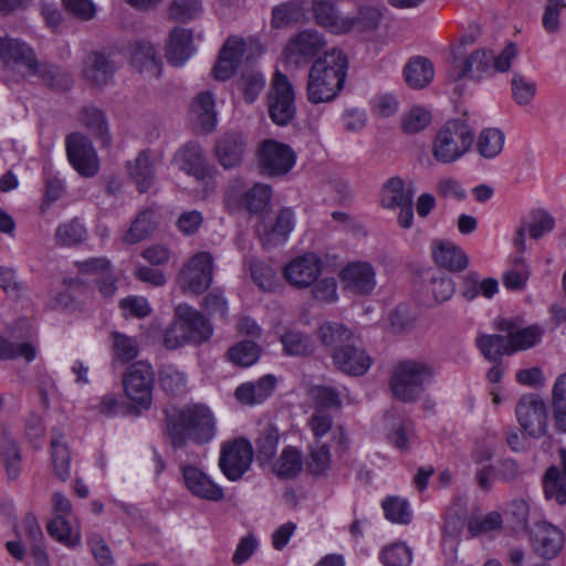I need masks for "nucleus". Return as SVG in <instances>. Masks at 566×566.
<instances>
[{"label": "nucleus", "instance_id": "21", "mask_svg": "<svg viewBox=\"0 0 566 566\" xmlns=\"http://www.w3.org/2000/svg\"><path fill=\"white\" fill-rule=\"evenodd\" d=\"M307 426L315 443H325L323 439L329 440L336 452H344L349 446V438L346 430L335 424L331 415L325 410L315 409L308 419Z\"/></svg>", "mask_w": 566, "mask_h": 566}, {"label": "nucleus", "instance_id": "7", "mask_svg": "<svg viewBox=\"0 0 566 566\" xmlns=\"http://www.w3.org/2000/svg\"><path fill=\"white\" fill-rule=\"evenodd\" d=\"M468 38H463L458 45L452 49V61L449 69V75L453 80L470 78L480 81L492 75L493 53L488 49H478L467 54L464 45L471 43Z\"/></svg>", "mask_w": 566, "mask_h": 566}, {"label": "nucleus", "instance_id": "36", "mask_svg": "<svg viewBox=\"0 0 566 566\" xmlns=\"http://www.w3.org/2000/svg\"><path fill=\"white\" fill-rule=\"evenodd\" d=\"M416 189L411 181L392 177L381 188L380 202L385 208L394 209L412 203Z\"/></svg>", "mask_w": 566, "mask_h": 566}, {"label": "nucleus", "instance_id": "31", "mask_svg": "<svg viewBox=\"0 0 566 566\" xmlns=\"http://www.w3.org/2000/svg\"><path fill=\"white\" fill-rule=\"evenodd\" d=\"M195 53L192 32L186 28L170 31L166 43V59L172 66H182Z\"/></svg>", "mask_w": 566, "mask_h": 566}, {"label": "nucleus", "instance_id": "12", "mask_svg": "<svg viewBox=\"0 0 566 566\" xmlns=\"http://www.w3.org/2000/svg\"><path fill=\"white\" fill-rule=\"evenodd\" d=\"M124 389L135 408L148 409L153 400L154 371L145 361L133 364L125 377Z\"/></svg>", "mask_w": 566, "mask_h": 566}, {"label": "nucleus", "instance_id": "2", "mask_svg": "<svg viewBox=\"0 0 566 566\" xmlns=\"http://www.w3.org/2000/svg\"><path fill=\"white\" fill-rule=\"evenodd\" d=\"M347 69V56L339 49L334 48L315 59L306 85L308 101L313 104L333 101L344 86Z\"/></svg>", "mask_w": 566, "mask_h": 566}, {"label": "nucleus", "instance_id": "24", "mask_svg": "<svg viewBox=\"0 0 566 566\" xmlns=\"http://www.w3.org/2000/svg\"><path fill=\"white\" fill-rule=\"evenodd\" d=\"M332 358L337 369L352 376H361L371 366L370 356L365 349L355 346L352 340L334 348Z\"/></svg>", "mask_w": 566, "mask_h": 566}, {"label": "nucleus", "instance_id": "15", "mask_svg": "<svg viewBox=\"0 0 566 566\" xmlns=\"http://www.w3.org/2000/svg\"><path fill=\"white\" fill-rule=\"evenodd\" d=\"M179 470L180 481L195 497L209 502H220L224 499L223 488L214 481L203 467L181 463Z\"/></svg>", "mask_w": 566, "mask_h": 566}, {"label": "nucleus", "instance_id": "54", "mask_svg": "<svg viewBox=\"0 0 566 566\" xmlns=\"http://www.w3.org/2000/svg\"><path fill=\"white\" fill-rule=\"evenodd\" d=\"M317 335L324 345L334 348L353 339V333L339 323H323L317 331Z\"/></svg>", "mask_w": 566, "mask_h": 566}, {"label": "nucleus", "instance_id": "4", "mask_svg": "<svg viewBox=\"0 0 566 566\" xmlns=\"http://www.w3.org/2000/svg\"><path fill=\"white\" fill-rule=\"evenodd\" d=\"M212 334V325L199 311L179 304L175 310V321L165 332L164 344L168 349L199 345L209 340Z\"/></svg>", "mask_w": 566, "mask_h": 566}, {"label": "nucleus", "instance_id": "22", "mask_svg": "<svg viewBox=\"0 0 566 566\" xmlns=\"http://www.w3.org/2000/svg\"><path fill=\"white\" fill-rule=\"evenodd\" d=\"M295 226L294 210L282 208L273 223L262 220L255 226V232L264 247L281 245L290 239Z\"/></svg>", "mask_w": 566, "mask_h": 566}, {"label": "nucleus", "instance_id": "27", "mask_svg": "<svg viewBox=\"0 0 566 566\" xmlns=\"http://www.w3.org/2000/svg\"><path fill=\"white\" fill-rule=\"evenodd\" d=\"M497 328L506 333L511 355L534 347L543 337V328L541 326L518 327L512 319L499 321Z\"/></svg>", "mask_w": 566, "mask_h": 566}, {"label": "nucleus", "instance_id": "42", "mask_svg": "<svg viewBox=\"0 0 566 566\" xmlns=\"http://www.w3.org/2000/svg\"><path fill=\"white\" fill-rule=\"evenodd\" d=\"M403 73L409 86L422 88L433 80L434 69L428 59L416 56L405 66Z\"/></svg>", "mask_w": 566, "mask_h": 566}, {"label": "nucleus", "instance_id": "8", "mask_svg": "<svg viewBox=\"0 0 566 566\" xmlns=\"http://www.w3.org/2000/svg\"><path fill=\"white\" fill-rule=\"evenodd\" d=\"M254 50L260 52V45L253 39L245 41L239 36L228 38L213 67L214 77L219 81L229 80L241 62H250L251 52Z\"/></svg>", "mask_w": 566, "mask_h": 566}, {"label": "nucleus", "instance_id": "47", "mask_svg": "<svg viewBox=\"0 0 566 566\" xmlns=\"http://www.w3.org/2000/svg\"><path fill=\"white\" fill-rule=\"evenodd\" d=\"M156 224L155 211L153 209L144 210L136 217L130 228L124 234L123 241L127 244L137 243L147 238L154 231Z\"/></svg>", "mask_w": 566, "mask_h": 566}, {"label": "nucleus", "instance_id": "45", "mask_svg": "<svg viewBox=\"0 0 566 566\" xmlns=\"http://www.w3.org/2000/svg\"><path fill=\"white\" fill-rule=\"evenodd\" d=\"M0 459L7 476L10 480L17 479L22 468V455L17 441L9 436H2L0 439Z\"/></svg>", "mask_w": 566, "mask_h": 566}, {"label": "nucleus", "instance_id": "9", "mask_svg": "<svg viewBox=\"0 0 566 566\" xmlns=\"http://www.w3.org/2000/svg\"><path fill=\"white\" fill-rule=\"evenodd\" d=\"M258 163L264 175L281 177L293 169L296 163V154L287 144L269 138L259 146Z\"/></svg>", "mask_w": 566, "mask_h": 566}, {"label": "nucleus", "instance_id": "39", "mask_svg": "<svg viewBox=\"0 0 566 566\" xmlns=\"http://www.w3.org/2000/svg\"><path fill=\"white\" fill-rule=\"evenodd\" d=\"M114 71V62L102 52H91L84 60V75L96 85L105 84Z\"/></svg>", "mask_w": 566, "mask_h": 566}, {"label": "nucleus", "instance_id": "1", "mask_svg": "<svg viewBox=\"0 0 566 566\" xmlns=\"http://www.w3.org/2000/svg\"><path fill=\"white\" fill-rule=\"evenodd\" d=\"M0 62L9 81L39 78L53 85L55 67L40 61L27 42L0 33Z\"/></svg>", "mask_w": 566, "mask_h": 566}, {"label": "nucleus", "instance_id": "5", "mask_svg": "<svg viewBox=\"0 0 566 566\" xmlns=\"http://www.w3.org/2000/svg\"><path fill=\"white\" fill-rule=\"evenodd\" d=\"M433 377V369L428 363L406 359L394 367L389 386L397 399L412 402L424 392Z\"/></svg>", "mask_w": 566, "mask_h": 566}, {"label": "nucleus", "instance_id": "41", "mask_svg": "<svg viewBox=\"0 0 566 566\" xmlns=\"http://www.w3.org/2000/svg\"><path fill=\"white\" fill-rule=\"evenodd\" d=\"M308 474L325 478L332 469V455L327 443H313L307 448L304 461Z\"/></svg>", "mask_w": 566, "mask_h": 566}, {"label": "nucleus", "instance_id": "46", "mask_svg": "<svg viewBox=\"0 0 566 566\" xmlns=\"http://www.w3.org/2000/svg\"><path fill=\"white\" fill-rule=\"evenodd\" d=\"M51 454L52 464L55 474L61 480H66L70 476V462L71 455L63 434L54 430L51 438Z\"/></svg>", "mask_w": 566, "mask_h": 566}, {"label": "nucleus", "instance_id": "58", "mask_svg": "<svg viewBox=\"0 0 566 566\" xmlns=\"http://www.w3.org/2000/svg\"><path fill=\"white\" fill-rule=\"evenodd\" d=\"M379 560L384 566H410L412 554L405 543H391L379 553Z\"/></svg>", "mask_w": 566, "mask_h": 566}, {"label": "nucleus", "instance_id": "49", "mask_svg": "<svg viewBox=\"0 0 566 566\" xmlns=\"http://www.w3.org/2000/svg\"><path fill=\"white\" fill-rule=\"evenodd\" d=\"M381 507L385 517L395 524H409L412 520V509L407 499L390 495L382 500Z\"/></svg>", "mask_w": 566, "mask_h": 566}, {"label": "nucleus", "instance_id": "59", "mask_svg": "<svg viewBox=\"0 0 566 566\" xmlns=\"http://www.w3.org/2000/svg\"><path fill=\"white\" fill-rule=\"evenodd\" d=\"M431 113L421 106H412L401 116V128L407 134H416L431 123Z\"/></svg>", "mask_w": 566, "mask_h": 566}, {"label": "nucleus", "instance_id": "61", "mask_svg": "<svg viewBox=\"0 0 566 566\" xmlns=\"http://www.w3.org/2000/svg\"><path fill=\"white\" fill-rule=\"evenodd\" d=\"M113 354L115 359L127 363L133 360L138 355V344L135 338L129 337L119 332L112 333Z\"/></svg>", "mask_w": 566, "mask_h": 566}, {"label": "nucleus", "instance_id": "25", "mask_svg": "<svg viewBox=\"0 0 566 566\" xmlns=\"http://www.w3.org/2000/svg\"><path fill=\"white\" fill-rule=\"evenodd\" d=\"M345 289L356 294H369L376 286V272L369 262L348 263L339 273Z\"/></svg>", "mask_w": 566, "mask_h": 566}, {"label": "nucleus", "instance_id": "40", "mask_svg": "<svg viewBox=\"0 0 566 566\" xmlns=\"http://www.w3.org/2000/svg\"><path fill=\"white\" fill-rule=\"evenodd\" d=\"M563 471L552 467L547 470L544 479L545 496L555 500L558 504L566 503V450L559 452Z\"/></svg>", "mask_w": 566, "mask_h": 566}, {"label": "nucleus", "instance_id": "34", "mask_svg": "<svg viewBox=\"0 0 566 566\" xmlns=\"http://www.w3.org/2000/svg\"><path fill=\"white\" fill-rule=\"evenodd\" d=\"M277 385L274 375H264L258 380L241 384L235 389V398L243 405H259L272 396Z\"/></svg>", "mask_w": 566, "mask_h": 566}, {"label": "nucleus", "instance_id": "35", "mask_svg": "<svg viewBox=\"0 0 566 566\" xmlns=\"http://www.w3.org/2000/svg\"><path fill=\"white\" fill-rule=\"evenodd\" d=\"M130 60L133 66L140 73L153 77H157L161 73V60L155 46L149 42H135L130 49Z\"/></svg>", "mask_w": 566, "mask_h": 566}, {"label": "nucleus", "instance_id": "60", "mask_svg": "<svg viewBox=\"0 0 566 566\" xmlns=\"http://www.w3.org/2000/svg\"><path fill=\"white\" fill-rule=\"evenodd\" d=\"M281 343L287 355L291 356H304L313 352V343L308 336L294 331L289 329L281 336Z\"/></svg>", "mask_w": 566, "mask_h": 566}, {"label": "nucleus", "instance_id": "10", "mask_svg": "<svg viewBox=\"0 0 566 566\" xmlns=\"http://www.w3.org/2000/svg\"><path fill=\"white\" fill-rule=\"evenodd\" d=\"M252 460V444L244 438H235L221 446L219 468L229 481L240 480L249 471Z\"/></svg>", "mask_w": 566, "mask_h": 566}, {"label": "nucleus", "instance_id": "33", "mask_svg": "<svg viewBox=\"0 0 566 566\" xmlns=\"http://www.w3.org/2000/svg\"><path fill=\"white\" fill-rule=\"evenodd\" d=\"M189 117L199 129L211 133L218 125V115L214 109V97L211 92L199 93L190 104Z\"/></svg>", "mask_w": 566, "mask_h": 566}, {"label": "nucleus", "instance_id": "64", "mask_svg": "<svg viewBox=\"0 0 566 566\" xmlns=\"http://www.w3.org/2000/svg\"><path fill=\"white\" fill-rule=\"evenodd\" d=\"M160 384L166 391L178 394L187 389L188 378L186 374L176 366H165L160 370Z\"/></svg>", "mask_w": 566, "mask_h": 566}, {"label": "nucleus", "instance_id": "63", "mask_svg": "<svg viewBox=\"0 0 566 566\" xmlns=\"http://www.w3.org/2000/svg\"><path fill=\"white\" fill-rule=\"evenodd\" d=\"M502 522L501 514L492 511L484 516H471L468 522V530L471 536H480L500 530Z\"/></svg>", "mask_w": 566, "mask_h": 566}, {"label": "nucleus", "instance_id": "52", "mask_svg": "<svg viewBox=\"0 0 566 566\" xmlns=\"http://www.w3.org/2000/svg\"><path fill=\"white\" fill-rule=\"evenodd\" d=\"M512 98L518 106L530 105L537 93V83L521 73H514L511 80Z\"/></svg>", "mask_w": 566, "mask_h": 566}, {"label": "nucleus", "instance_id": "53", "mask_svg": "<svg viewBox=\"0 0 566 566\" xmlns=\"http://www.w3.org/2000/svg\"><path fill=\"white\" fill-rule=\"evenodd\" d=\"M38 355V346L33 343L14 344L0 334V360L23 358L33 361Z\"/></svg>", "mask_w": 566, "mask_h": 566}, {"label": "nucleus", "instance_id": "29", "mask_svg": "<svg viewBox=\"0 0 566 566\" xmlns=\"http://www.w3.org/2000/svg\"><path fill=\"white\" fill-rule=\"evenodd\" d=\"M431 253L438 266L452 272L463 271L469 264L464 250L449 240H434L431 243Z\"/></svg>", "mask_w": 566, "mask_h": 566}, {"label": "nucleus", "instance_id": "44", "mask_svg": "<svg viewBox=\"0 0 566 566\" xmlns=\"http://www.w3.org/2000/svg\"><path fill=\"white\" fill-rule=\"evenodd\" d=\"M303 464L301 451L295 447H286L273 462L272 470L280 478L291 479L301 473Z\"/></svg>", "mask_w": 566, "mask_h": 566}, {"label": "nucleus", "instance_id": "16", "mask_svg": "<svg viewBox=\"0 0 566 566\" xmlns=\"http://www.w3.org/2000/svg\"><path fill=\"white\" fill-rule=\"evenodd\" d=\"M76 266L77 276L66 281L69 286L96 283L102 295L108 297L115 294V277L107 259L94 258L78 262Z\"/></svg>", "mask_w": 566, "mask_h": 566}, {"label": "nucleus", "instance_id": "37", "mask_svg": "<svg viewBox=\"0 0 566 566\" xmlns=\"http://www.w3.org/2000/svg\"><path fill=\"white\" fill-rule=\"evenodd\" d=\"M306 0H290L283 2L272 10V25L281 29L293 23L306 22L308 20Z\"/></svg>", "mask_w": 566, "mask_h": 566}, {"label": "nucleus", "instance_id": "20", "mask_svg": "<svg viewBox=\"0 0 566 566\" xmlns=\"http://www.w3.org/2000/svg\"><path fill=\"white\" fill-rule=\"evenodd\" d=\"M323 271V262L315 253H304L292 259L283 269L285 280L296 289L313 285Z\"/></svg>", "mask_w": 566, "mask_h": 566}, {"label": "nucleus", "instance_id": "57", "mask_svg": "<svg viewBox=\"0 0 566 566\" xmlns=\"http://www.w3.org/2000/svg\"><path fill=\"white\" fill-rule=\"evenodd\" d=\"M555 226V220L549 212L543 209L533 210L524 226L525 231L532 239H539L549 233Z\"/></svg>", "mask_w": 566, "mask_h": 566}, {"label": "nucleus", "instance_id": "23", "mask_svg": "<svg viewBox=\"0 0 566 566\" xmlns=\"http://www.w3.org/2000/svg\"><path fill=\"white\" fill-rule=\"evenodd\" d=\"M381 428L386 441L401 452L408 451L418 442L413 423L396 411L384 415Z\"/></svg>", "mask_w": 566, "mask_h": 566}, {"label": "nucleus", "instance_id": "19", "mask_svg": "<svg viewBox=\"0 0 566 566\" xmlns=\"http://www.w3.org/2000/svg\"><path fill=\"white\" fill-rule=\"evenodd\" d=\"M516 418L523 430L531 437L538 438L547 429V408L536 395L521 397L516 406Z\"/></svg>", "mask_w": 566, "mask_h": 566}, {"label": "nucleus", "instance_id": "55", "mask_svg": "<svg viewBox=\"0 0 566 566\" xmlns=\"http://www.w3.org/2000/svg\"><path fill=\"white\" fill-rule=\"evenodd\" d=\"M86 229L83 222L75 218L61 223L55 230V239L60 245H75L86 238Z\"/></svg>", "mask_w": 566, "mask_h": 566}, {"label": "nucleus", "instance_id": "56", "mask_svg": "<svg viewBox=\"0 0 566 566\" xmlns=\"http://www.w3.org/2000/svg\"><path fill=\"white\" fill-rule=\"evenodd\" d=\"M250 273L253 282L263 291L272 292L280 285L276 272L264 261L253 260Z\"/></svg>", "mask_w": 566, "mask_h": 566}, {"label": "nucleus", "instance_id": "50", "mask_svg": "<svg viewBox=\"0 0 566 566\" xmlns=\"http://www.w3.org/2000/svg\"><path fill=\"white\" fill-rule=\"evenodd\" d=\"M227 356L237 366L250 367L259 360L261 348L254 342L242 340L231 346L227 352Z\"/></svg>", "mask_w": 566, "mask_h": 566}, {"label": "nucleus", "instance_id": "14", "mask_svg": "<svg viewBox=\"0 0 566 566\" xmlns=\"http://www.w3.org/2000/svg\"><path fill=\"white\" fill-rule=\"evenodd\" d=\"M213 259L208 252H198L192 255L181 269L178 282L182 291L200 294L212 282Z\"/></svg>", "mask_w": 566, "mask_h": 566}, {"label": "nucleus", "instance_id": "32", "mask_svg": "<svg viewBox=\"0 0 566 566\" xmlns=\"http://www.w3.org/2000/svg\"><path fill=\"white\" fill-rule=\"evenodd\" d=\"M245 151V140L238 133H226L220 136L214 146L219 164L231 169L241 165Z\"/></svg>", "mask_w": 566, "mask_h": 566}, {"label": "nucleus", "instance_id": "13", "mask_svg": "<svg viewBox=\"0 0 566 566\" xmlns=\"http://www.w3.org/2000/svg\"><path fill=\"white\" fill-rule=\"evenodd\" d=\"M325 36L317 30L306 29L293 35L285 45L284 59L287 65L302 67L326 46Z\"/></svg>", "mask_w": 566, "mask_h": 566}, {"label": "nucleus", "instance_id": "30", "mask_svg": "<svg viewBox=\"0 0 566 566\" xmlns=\"http://www.w3.org/2000/svg\"><path fill=\"white\" fill-rule=\"evenodd\" d=\"M163 159V153L144 150L138 154L134 161H129L127 169L130 178L140 192L147 191L155 179V166Z\"/></svg>", "mask_w": 566, "mask_h": 566}, {"label": "nucleus", "instance_id": "6", "mask_svg": "<svg viewBox=\"0 0 566 566\" xmlns=\"http://www.w3.org/2000/svg\"><path fill=\"white\" fill-rule=\"evenodd\" d=\"M474 135L470 126L460 119L443 124L431 142L432 157L440 164L461 159L472 147Z\"/></svg>", "mask_w": 566, "mask_h": 566}, {"label": "nucleus", "instance_id": "18", "mask_svg": "<svg viewBox=\"0 0 566 566\" xmlns=\"http://www.w3.org/2000/svg\"><path fill=\"white\" fill-rule=\"evenodd\" d=\"M66 154L71 166L84 177H93L99 169V160L91 140L81 133L66 137Z\"/></svg>", "mask_w": 566, "mask_h": 566}, {"label": "nucleus", "instance_id": "17", "mask_svg": "<svg viewBox=\"0 0 566 566\" xmlns=\"http://www.w3.org/2000/svg\"><path fill=\"white\" fill-rule=\"evenodd\" d=\"M295 94L287 77L276 72L269 102L271 119L279 126L287 125L295 116Z\"/></svg>", "mask_w": 566, "mask_h": 566}, {"label": "nucleus", "instance_id": "28", "mask_svg": "<svg viewBox=\"0 0 566 566\" xmlns=\"http://www.w3.org/2000/svg\"><path fill=\"white\" fill-rule=\"evenodd\" d=\"M532 544L535 552L545 557H555L563 548V532L546 522L537 523L532 533Z\"/></svg>", "mask_w": 566, "mask_h": 566}, {"label": "nucleus", "instance_id": "38", "mask_svg": "<svg viewBox=\"0 0 566 566\" xmlns=\"http://www.w3.org/2000/svg\"><path fill=\"white\" fill-rule=\"evenodd\" d=\"M46 530L51 537L69 548H75L81 543V531L75 517H52Z\"/></svg>", "mask_w": 566, "mask_h": 566}, {"label": "nucleus", "instance_id": "11", "mask_svg": "<svg viewBox=\"0 0 566 566\" xmlns=\"http://www.w3.org/2000/svg\"><path fill=\"white\" fill-rule=\"evenodd\" d=\"M272 198V188L270 185L256 182L250 189L244 190L241 179L232 180L226 192V205L230 210H237L244 207L250 212L264 210Z\"/></svg>", "mask_w": 566, "mask_h": 566}, {"label": "nucleus", "instance_id": "26", "mask_svg": "<svg viewBox=\"0 0 566 566\" xmlns=\"http://www.w3.org/2000/svg\"><path fill=\"white\" fill-rule=\"evenodd\" d=\"M174 163L180 170L195 177L198 181L208 184L211 178L203 151L197 144L189 143L178 149L174 156Z\"/></svg>", "mask_w": 566, "mask_h": 566}, {"label": "nucleus", "instance_id": "48", "mask_svg": "<svg viewBox=\"0 0 566 566\" xmlns=\"http://www.w3.org/2000/svg\"><path fill=\"white\" fill-rule=\"evenodd\" d=\"M475 344L484 358L491 361H496L504 355H511L507 336L480 334Z\"/></svg>", "mask_w": 566, "mask_h": 566}, {"label": "nucleus", "instance_id": "62", "mask_svg": "<svg viewBox=\"0 0 566 566\" xmlns=\"http://www.w3.org/2000/svg\"><path fill=\"white\" fill-rule=\"evenodd\" d=\"M265 85V76L255 70L243 72L239 78V86L244 99L253 103Z\"/></svg>", "mask_w": 566, "mask_h": 566}, {"label": "nucleus", "instance_id": "3", "mask_svg": "<svg viewBox=\"0 0 566 566\" xmlns=\"http://www.w3.org/2000/svg\"><path fill=\"white\" fill-rule=\"evenodd\" d=\"M168 431L175 447L187 440L208 443L217 433L216 417L206 405L188 403L168 418Z\"/></svg>", "mask_w": 566, "mask_h": 566}, {"label": "nucleus", "instance_id": "51", "mask_svg": "<svg viewBox=\"0 0 566 566\" xmlns=\"http://www.w3.org/2000/svg\"><path fill=\"white\" fill-rule=\"evenodd\" d=\"M505 135L497 128L483 129L478 138L479 154L488 159L499 156L504 147Z\"/></svg>", "mask_w": 566, "mask_h": 566}, {"label": "nucleus", "instance_id": "43", "mask_svg": "<svg viewBox=\"0 0 566 566\" xmlns=\"http://www.w3.org/2000/svg\"><path fill=\"white\" fill-rule=\"evenodd\" d=\"M80 122L96 140H99L105 146L109 145L111 136L108 124L101 109L96 107H85L80 115Z\"/></svg>", "mask_w": 566, "mask_h": 566}]
</instances>
